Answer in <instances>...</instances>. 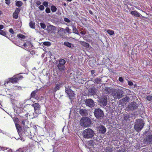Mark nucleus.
I'll use <instances>...</instances> for the list:
<instances>
[{"label":"nucleus","mask_w":152,"mask_h":152,"mask_svg":"<svg viewBox=\"0 0 152 152\" xmlns=\"http://www.w3.org/2000/svg\"><path fill=\"white\" fill-rule=\"evenodd\" d=\"M31 106L34 108L35 114L33 113L29 115L30 118H33L37 117L38 115L41 113L40 106L38 103L33 104Z\"/></svg>","instance_id":"f257e3e1"},{"label":"nucleus","mask_w":152,"mask_h":152,"mask_svg":"<svg viewBox=\"0 0 152 152\" xmlns=\"http://www.w3.org/2000/svg\"><path fill=\"white\" fill-rule=\"evenodd\" d=\"M82 134L84 138L89 139L92 138L94 136L95 133L91 129L88 128L83 131Z\"/></svg>","instance_id":"f03ea898"},{"label":"nucleus","mask_w":152,"mask_h":152,"mask_svg":"<svg viewBox=\"0 0 152 152\" xmlns=\"http://www.w3.org/2000/svg\"><path fill=\"white\" fill-rule=\"evenodd\" d=\"M18 121V118H15L14 120V121L15 122L16 127L17 130L18 132L20 137L18 138L17 139H16V138L15 139L18 140L19 139L20 140H21L24 141H25V140L23 138L21 137V136H23L24 134H23H23H22V133H21V132H20V130H21V127L19 124H17Z\"/></svg>","instance_id":"7ed1b4c3"},{"label":"nucleus","mask_w":152,"mask_h":152,"mask_svg":"<svg viewBox=\"0 0 152 152\" xmlns=\"http://www.w3.org/2000/svg\"><path fill=\"white\" fill-rule=\"evenodd\" d=\"M91 122L90 119L88 117L82 118L80 120V124L83 127H87L90 126Z\"/></svg>","instance_id":"20e7f679"},{"label":"nucleus","mask_w":152,"mask_h":152,"mask_svg":"<svg viewBox=\"0 0 152 152\" xmlns=\"http://www.w3.org/2000/svg\"><path fill=\"white\" fill-rule=\"evenodd\" d=\"M144 123L142 120L138 119L136 120L134 126V128L137 132H140L142 128Z\"/></svg>","instance_id":"39448f33"},{"label":"nucleus","mask_w":152,"mask_h":152,"mask_svg":"<svg viewBox=\"0 0 152 152\" xmlns=\"http://www.w3.org/2000/svg\"><path fill=\"white\" fill-rule=\"evenodd\" d=\"M94 113L95 117L98 119L102 118L104 116L103 111L99 108L96 109Z\"/></svg>","instance_id":"423d86ee"},{"label":"nucleus","mask_w":152,"mask_h":152,"mask_svg":"<svg viewBox=\"0 0 152 152\" xmlns=\"http://www.w3.org/2000/svg\"><path fill=\"white\" fill-rule=\"evenodd\" d=\"M123 91L121 90L118 91V92H116V94L113 92L112 95L113 96L114 98L116 99H120L122 96L123 94Z\"/></svg>","instance_id":"0eeeda50"},{"label":"nucleus","mask_w":152,"mask_h":152,"mask_svg":"<svg viewBox=\"0 0 152 152\" xmlns=\"http://www.w3.org/2000/svg\"><path fill=\"white\" fill-rule=\"evenodd\" d=\"M17 78L16 77V75L14 76L13 77L9 78L7 79L5 81L4 85L6 86L7 85L8 83L9 82H11L12 83H14L17 82L18 81Z\"/></svg>","instance_id":"6e6552de"},{"label":"nucleus","mask_w":152,"mask_h":152,"mask_svg":"<svg viewBox=\"0 0 152 152\" xmlns=\"http://www.w3.org/2000/svg\"><path fill=\"white\" fill-rule=\"evenodd\" d=\"M85 104L87 106L92 108L95 106L94 101L91 99H87L85 101Z\"/></svg>","instance_id":"1a4fd4ad"},{"label":"nucleus","mask_w":152,"mask_h":152,"mask_svg":"<svg viewBox=\"0 0 152 152\" xmlns=\"http://www.w3.org/2000/svg\"><path fill=\"white\" fill-rule=\"evenodd\" d=\"M99 102L100 105L105 106L107 105V97L106 96H103L99 99Z\"/></svg>","instance_id":"9d476101"},{"label":"nucleus","mask_w":152,"mask_h":152,"mask_svg":"<svg viewBox=\"0 0 152 152\" xmlns=\"http://www.w3.org/2000/svg\"><path fill=\"white\" fill-rule=\"evenodd\" d=\"M65 92L67 94L70 99H71L74 96L75 94L73 91H72L69 87L66 88Z\"/></svg>","instance_id":"9b49d317"},{"label":"nucleus","mask_w":152,"mask_h":152,"mask_svg":"<svg viewBox=\"0 0 152 152\" xmlns=\"http://www.w3.org/2000/svg\"><path fill=\"white\" fill-rule=\"evenodd\" d=\"M16 107L18 108H19L20 110L23 111L24 110L26 111V109L27 108H30L31 107V106L30 104H27L25 107L23 105V104H21L20 103H18L16 105Z\"/></svg>","instance_id":"f8f14e48"},{"label":"nucleus","mask_w":152,"mask_h":152,"mask_svg":"<svg viewBox=\"0 0 152 152\" xmlns=\"http://www.w3.org/2000/svg\"><path fill=\"white\" fill-rule=\"evenodd\" d=\"M16 152H32L31 148L28 147H26L22 148H20L16 151Z\"/></svg>","instance_id":"ddd939ff"},{"label":"nucleus","mask_w":152,"mask_h":152,"mask_svg":"<svg viewBox=\"0 0 152 152\" xmlns=\"http://www.w3.org/2000/svg\"><path fill=\"white\" fill-rule=\"evenodd\" d=\"M143 142L144 143L146 144L152 142V135L150 134L148 135L144 139Z\"/></svg>","instance_id":"4468645a"},{"label":"nucleus","mask_w":152,"mask_h":152,"mask_svg":"<svg viewBox=\"0 0 152 152\" xmlns=\"http://www.w3.org/2000/svg\"><path fill=\"white\" fill-rule=\"evenodd\" d=\"M138 106V104L135 102L131 103L129 105V107L131 110H134L137 108Z\"/></svg>","instance_id":"2eb2a0df"},{"label":"nucleus","mask_w":152,"mask_h":152,"mask_svg":"<svg viewBox=\"0 0 152 152\" xmlns=\"http://www.w3.org/2000/svg\"><path fill=\"white\" fill-rule=\"evenodd\" d=\"M47 30L49 33H52L55 31L56 30V28L53 26H49L47 27Z\"/></svg>","instance_id":"dca6fc26"},{"label":"nucleus","mask_w":152,"mask_h":152,"mask_svg":"<svg viewBox=\"0 0 152 152\" xmlns=\"http://www.w3.org/2000/svg\"><path fill=\"white\" fill-rule=\"evenodd\" d=\"M99 132L100 133L104 134L106 132V129L104 126L101 125L98 128Z\"/></svg>","instance_id":"f3484780"},{"label":"nucleus","mask_w":152,"mask_h":152,"mask_svg":"<svg viewBox=\"0 0 152 152\" xmlns=\"http://www.w3.org/2000/svg\"><path fill=\"white\" fill-rule=\"evenodd\" d=\"M80 113L83 116H86L88 115L87 110L85 108L81 109L80 111Z\"/></svg>","instance_id":"a211bd4d"},{"label":"nucleus","mask_w":152,"mask_h":152,"mask_svg":"<svg viewBox=\"0 0 152 152\" xmlns=\"http://www.w3.org/2000/svg\"><path fill=\"white\" fill-rule=\"evenodd\" d=\"M62 83H59L56 85L55 87L53 89V91L55 92L56 91L58 90L61 87Z\"/></svg>","instance_id":"6ab92c4d"},{"label":"nucleus","mask_w":152,"mask_h":152,"mask_svg":"<svg viewBox=\"0 0 152 152\" xmlns=\"http://www.w3.org/2000/svg\"><path fill=\"white\" fill-rule=\"evenodd\" d=\"M57 66L61 72H63L66 69V67L64 65H61L60 64H58Z\"/></svg>","instance_id":"aec40b11"},{"label":"nucleus","mask_w":152,"mask_h":152,"mask_svg":"<svg viewBox=\"0 0 152 152\" xmlns=\"http://www.w3.org/2000/svg\"><path fill=\"white\" fill-rule=\"evenodd\" d=\"M65 30H66L67 33L71 34V30L68 27H66L65 29L61 28L59 31H64Z\"/></svg>","instance_id":"412c9836"},{"label":"nucleus","mask_w":152,"mask_h":152,"mask_svg":"<svg viewBox=\"0 0 152 152\" xmlns=\"http://www.w3.org/2000/svg\"><path fill=\"white\" fill-rule=\"evenodd\" d=\"M94 145V142L92 140L88 141L86 144V146H88V148H90V146H93Z\"/></svg>","instance_id":"4be33fe9"},{"label":"nucleus","mask_w":152,"mask_h":152,"mask_svg":"<svg viewBox=\"0 0 152 152\" xmlns=\"http://www.w3.org/2000/svg\"><path fill=\"white\" fill-rule=\"evenodd\" d=\"M131 13L132 15H134L136 17H139L140 16V13L137 11H132Z\"/></svg>","instance_id":"5701e85b"},{"label":"nucleus","mask_w":152,"mask_h":152,"mask_svg":"<svg viewBox=\"0 0 152 152\" xmlns=\"http://www.w3.org/2000/svg\"><path fill=\"white\" fill-rule=\"evenodd\" d=\"M72 31L75 34H76L78 35H80L77 30L76 29L75 26L73 25H72Z\"/></svg>","instance_id":"b1692460"},{"label":"nucleus","mask_w":152,"mask_h":152,"mask_svg":"<svg viewBox=\"0 0 152 152\" xmlns=\"http://www.w3.org/2000/svg\"><path fill=\"white\" fill-rule=\"evenodd\" d=\"M81 45L86 48H88L90 46L89 44L85 42L81 41L80 42Z\"/></svg>","instance_id":"393cba45"},{"label":"nucleus","mask_w":152,"mask_h":152,"mask_svg":"<svg viewBox=\"0 0 152 152\" xmlns=\"http://www.w3.org/2000/svg\"><path fill=\"white\" fill-rule=\"evenodd\" d=\"M15 2V5L18 7H20L23 4L22 2L20 1H16Z\"/></svg>","instance_id":"a878e982"},{"label":"nucleus","mask_w":152,"mask_h":152,"mask_svg":"<svg viewBox=\"0 0 152 152\" xmlns=\"http://www.w3.org/2000/svg\"><path fill=\"white\" fill-rule=\"evenodd\" d=\"M66 63V61L64 59H60L59 61V64H58L61 65H64Z\"/></svg>","instance_id":"bb28decb"},{"label":"nucleus","mask_w":152,"mask_h":152,"mask_svg":"<svg viewBox=\"0 0 152 152\" xmlns=\"http://www.w3.org/2000/svg\"><path fill=\"white\" fill-rule=\"evenodd\" d=\"M30 27L32 28H35V23L34 22L31 21L29 23Z\"/></svg>","instance_id":"cd10ccee"},{"label":"nucleus","mask_w":152,"mask_h":152,"mask_svg":"<svg viewBox=\"0 0 152 152\" xmlns=\"http://www.w3.org/2000/svg\"><path fill=\"white\" fill-rule=\"evenodd\" d=\"M107 92V93H110L112 91V90L110 88L106 87L104 90Z\"/></svg>","instance_id":"c85d7f7f"},{"label":"nucleus","mask_w":152,"mask_h":152,"mask_svg":"<svg viewBox=\"0 0 152 152\" xmlns=\"http://www.w3.org/2000/svg\"><path fill=\"white\" fill-rule=\"evenodd\" d=\"M25 117H26V118H25V119H24L23 118H22L21 119V121H22V124L25 125V122L26 121V120H27V116H26V115H25Z\"/></svg>","instance_id":"c756f323"},{"label":"nucleus","mask_w":152,"mask_h":152,"mask_svg":"<svg viewBox=\"0 0 152 152\" xmlns=\"http://www.w3.org/2000/svg\"><path fill=\"white\" fill-rule=\"evenodd\" d=\"M51 10L52 12H55L56 11L57 8L54 6H52L51 7Z\"/></svg>","instance_id":"7c9ffc66"},{"label":"nucleus","mask_w":152,"mask_h":152,"mask_svg":"<svg viewBox=\"0 0 152 152\" xmlns=\"http://www.w3.org/2000/svg\"><path fill=\"white\" fill-rule=\"evenodd\" d=\"M27 44L26 43V42L25 43H24L23 45H21V44H20V45L21 46H19L22 47V48H23L22 47V46H24V47H25V48H24V49L26 50H27V49H28L27 48Z\"/></svg>","instance_id":"2f4dec72"},{"label":"nucleus","mask_w":152,"mask_h":152,"mask_svg":"<svg viewBox=\"0 0 152 152\" xmlns=\"http://www.w3.org/2000/svg\"><path fill=\"white\" fill-rule=\"evenodd\" d=\"M64 45L69 48H70L71 47V44L68 42H65L64 43Z\"/></svg>","instance_id":"473e14b6"},{"label":"nucleus","mask_w":152,"mask_h":152,"mask_svg":"<svg viewBox=\"0 0 152 152\" xmlns=\"http://www.w3.org/2000/svg\"><path fill=\"white\" fill-rule=\"evenodd\" d=\"M17 36L19 37H20L23 39H24L25 38V37L24 35L20 34L17 35Z\"/></svg>","instance_id":"72a5a7b5"},{"label":"nucleus","mask_w":152,"mask_h":152,"mask_svg":"<svg viewBox=\"0 0 152 152\" xmlns=\"http://www.w3.org/2000/svg\"><path fill=\"white\" fill-rule=\"evenodd\" d=\"M43 45L45 46H49L50 45L51 43L50 42H44L43 43Z\"/></svg>","instance_id":"f704fd0d"},{"label":"nucleus","mask_w":152,"mask_h":152,"mask_svg":"<svg viewBox=\"0 0 152 152\" xmlns=\"http://www.w3.org/2000/svg\"><path fill=\"white\" fill-rule=\"evenodd\" d=\"M0 34L4 36H5L6 35V32L4 31L0 30Z\"/></svg>","instance_id":"c9c22d12"},{"label":"nucleus","mask_w":152,"mask_h":152,"mask_svg":"<svg viewBox=\"0 0 152 152\" xmlns=\"http://www.w3.org/2000/svg\"><path fill=\"white\" fill-rule=\"evenodd\" d=\"M40 26L42 28L45 29L46 28V25L44 23H40Z\"/></svg>","instance_id":"e433bc0d"},{"label":"nucleus","mask_w":152,"mask_h":152,"mask_svg":"<svg viewBox=\"0 0 152 152\" xmlns=\"http://www.w3.org/2000/svg\"><path fill=\"white\" fill-rule=\"evenodd\" d=\"M107 33L110 35H112L114 33V31L113 30H108L107 31Z\"/></svg>","instance_id":"4c0bfd02"},{"label":"nucleus","mask_w":152,"mask_h":152,"mask_svg":"<svg viewBox=\"0 0 152 152\" xmlns=\"http://www.w3.org/2000/svg\"><path fill=\"white\" fill-rule=\"evenodd\" d=\"M18 14L14 12L13 14V17L15 19H17L18 18Z\"/></svg>","instance_id":"58836bf2"},{"label":"nucleus","mask_w":152,"mask_h":152,"mask_svg":"<svg viewBox=\"0 0 152 152\" xmlns=\"http://www.w3.org/2000/svg\"><path fill=\"white\" fill-rule=\"evenodd\" d=\"M43 5L45 7H48V4L47 2L45 1L42 3Z\"/></svg>","instance_id":"ea45409f"},{"label":"nucleus","mask_w":152,"mask_h":152,"mask_svg":"<svg viewBox=\"0 0 152 152\" xmlns=\"http://www.w3.org/2000/svg\"><path fill=\"white\" fill-rule=\"evenodd\" d=\"M20 9L19 8H16L15 11L14 12L18 14L19 12L20 11Z\"/></svg>","instance_id":"a19ab883"},{"label":"nucleus","mask_w":152,"mask_h":152,"mask_svg":"<svg viewBox=\"0 0 152 152\" xmlns=\"http://www.w3.org/2000/svg\"><path fill=\"white\" fill-rule=\"evenodd\" d=\"M16 76V77L17 78V80H21L23 78V77L21 75H15Z\"/></svg>","instance_id":"79ce46f5"},{"label":"nucleus","mask_w":152,"mask_h":152,"mask_svg":"<svg viewBox=\"0 0 152 152\" xmlns=\"http://www.w3.org/2000/svg\"><path fill=\"white\" fill-rule=\"evenodd\" d=\"M39 9L41 10L42 11L44 9V7L43 5H40L39 7Z\"/></svg>","instance_id":"37998d69"},{"label":"nucleus","mask_w":152,"mask_h":152,"mask_svg":"<svg viewBox=\"0 0 152 152\" xmlns=\"http://www.w3.org/2000/svg\"><path fill=\"white\" fill-rule=\"evenodd\" d=\"M26 43L27 44V47L28 48L31 47V44L30 42L29 41L26 42Z\"/></svg>","instance_id":"c03bdc74"},{"label":"nucleus","mask_w":152,"mask_h":152,"mask_svg":"<svg viewBox=\"0 0 152 152\" xmlns=\"http://www.w3.org/2000/svg\"><path fill=\"white\" fill-rule=\"evenodd\" d=\"M64 20L67 23H69L70 22V20L68 18H64Z\"/></svg>","instance_id":"a18cd8bd"},{"label":"nucleus","mask_w":152,"mask_h":152,"mask_svg":"<svg viewBox=\"0 0 152 152\" xmlns=\"http://www.w3.org/2000/svg\"><path fill=\"white\" fill-rule=\"evenodd\" d=\"M147 99L149 101H151L152 100V96H148L147 97Z\"/></svg>","instance_id":"49530a36"},{"label":"nucleus","mask_w":152,"mask_h":152,"mask_svg":"<svg viewBox=\"0 0 152 152\" xmlns=\"http://www.w3.org/2000/svg\"><path fill=\"white\" fill-rule=\"evenodd\" d=\"M36 93V91H33L31 94V96L33 97H34L35 96Z\"/></svg>","instance_id":"de8ad7c7"},{"label":"nucleus","mask_w":152,"mask_h":152,"mask_svg":"<svg viewBox=\"0 0 152 152\" xmlns=\"http://www.w3.org/2000/svg\"><path fill=\"white\" fill-rule=\"evenodd\" d=\"M94 81L96 83H99L100 82V78H96L95 80H94Z\"/></svg>","instance_id":"09e8293b"},{"label":"nucleus","mask_w":152,"mask_h":152,"mask_svg":"<svg viewBox=\"0 0 152 152\" xmlns=\"http://www.w3.org/2000/svg\"><path fill=\"white\" fill-rule=\"evenodd\" d=\"M45 12L46 13H49L50 12V10L49 8L47 7L45 10Z\"/></svg>","instance_id":"8fccbe9b"},{"label":"nucleus","mask_w":152,"mask_h":152,"mask_svg":"<svg viewBox=\"0 0 152 152\" xmlns=\"http://www.w3.org/2000/svg\"><path fill=\"white\" fill-rule=\"evenodd\" d=\"M128 83L129 86H132L133 84V83L132 82L130 81H128Z\"/></svg>","instance_id":"3c124183"},{"label":"nucleus","mask_w":152,"mask_h":152,"mask_svg":"<svg viewBox=\"0 0 152 152\" xmlns=\"http://www.w3.org/2000/svg\"><path fill=\"white\" fill-rule=\"evenodd\" d=\"M5 3L8 5H9L10 3V0H5Z\"/></svg>","instance_id":"603ef678"},{"label":"nucleus","mask_w":152,"mask_h":152,"mask_svg":"<svg viewBox=\"0 0 152 152\" xmlns=\"http://www.w3.org/2000/svg\"><path fill=\"white\" fill-rule=\"evenodd\" d=\"M36 4L37 5L39 6L41 4V3L39 1H37L36 2Z\"/></svg>","instance_id":"864d4df0"},{"label":"nucleus","mask_w":152,"mask_h":152,"mask_svg":"<svg viewBox=\"0 0 152 152\" xmlns=\"http://www.w3.org/2000/svg\"><path fill=\"white\" fill-rule=\"evenodd\" d=\"M118 80L120 81L121 82H122L124 81V79L123 78L121 77H119Z\"/></svg>","instance_id":"5fc2aeb1"},{"label":"nucleus","mask_w":152,"mask_h":152,"mask_svg":"<svg viewBox=\"0 0 152 152\" xmlns=\"http://www.w3.org/2000/svg\"><path fill=\"white\" fill-rule=\"evenodd\" d=\"M9 31L11 34H13L14 33L13 30L11 28L9 29Z\"/></svg>","instance_id":"6e6d98bb"},{"label":"nucleus","mask_w":152,"mask_h":152,"mask_svg":"<svg viewBox=\"0 0 152 152\" xmlns=\"http://www.w3.org/2000/svg\"><path fill=\"white\" fill-rule=\"evenodd\" d=\"M129 98L128 97H126L124 99V101H128Z\"/></svg>","instance_id":"4d7b16f0"},{"label":"nucleus","mask_w":152,"mask_h":152,"mask_svg":"<svg viewBox=\"0 0 152 152\" xmlns=\"http://www.w3.org/2000/svg\"><path fill=\"white\" fill-rule=\"evenodd\" d=\"M48 151V152H54L53 149H50Z\"/></svg>","instance_id":"13d9d810"},{"label":"nucleus","mask_w":152,"mask_h":152,"mask_svg":"<svg viewBox=\"0 0 152 152\" xmlns=\"http://www.w3.org/2000/svg\"><path fill=\"white\" fill-rule=\"evenodd\" d=\"M95 72L94 70H92L91 71V73L92 74V75H93L94 74V73Z\"/></svg>","instance_id":"bf43d9fd"},{"label":"nucleus","mask_w":152,"mask_h":152,"mask_svg":"<svg viewBox=\"0 0 152 152\" xmlns=\"http://www.w3.org/2000/svg\"><path fill=\"white\" fill-rule=\"evenodd\" d=\"M86 32L84 31H82L80 32V33L82 35H84L85 34Z\"/></svg>","instance_id":"052dcab7"},{"label":"nucleus","mask_w":152,"mask_h":152,"mask_svg":"<svg viewBox=\"0 0 152 152\" xmlns=\"http://www.w3.org/2000/svg\"><path fill=\"white\" fill-rule=\"evenodd\" d=\"M4 28V26L3 25H0V30Z\"/></svg>","instance_id":"680f3d73"},{"label":"nucleus","mask_w":152,"mask_h":152,"mask_svg":"<svg viewBox=\"0 0 152 152\" xmlns=\"http://www.w3.org/2000/svg\"><path fill=\"white\" fill-rule=\"evenodd\" d=\"M28 133H27V132H24V134L25 135H27L28 134Z\"/></svg>","instance_id":"e2e57ef3"},{"label":"nucleus","mask_w":152,"mask_h":152,"mask_svg":"<svg viewBox=\"0 0 152 152\" xmlns=\"http://www.w3.org/2000/svg\"><path fill=\"white\" fill-rule=\"evenodd\" d=\"M89 13L90 14H91V15H92V14H93V12H92V11H91V10H89Z\"/></svg>","instance_id":"0e129e2a"},{"label":"nucleus","mask_w":152,"mask_h":152,"mask_svg":"<svg viewBox=\"0 0 152 152\" xmlns=\"http://www.w3.org/2000/svg\"><path fill=\"white\" fill-rule=\"evenodd\" d=\"M2 14V12L0 11V15H1Z\"/></svg>","instance_id":"69168bd1"},{"label":"nucleus","mask_w":152,"mask_h":152,"mask_svg":"<svg viewBox=\"0 0 152 152\" xmlns=\"http://www.w3.org/2000/svg\"><path fill=\"white\" fill-rule=\"evenodd\" d=\"M67 0L69 1H71L72 0Z\"/></svg>","instance_id":"338daca9"},{"label":"nucleus","mask_w":152,"mask_h":152,"mask_svg":"<svg viewBox=\"0 0 152 152\" xmlns=\"http://www.w3.org/2000/svg\"><path fill=\"white\" fill-rule=\"evenodd\" d=\"M27 131H28V132H29V129H27Z\"/></svg>","instance_id":"774afa93"}]
</instances>
